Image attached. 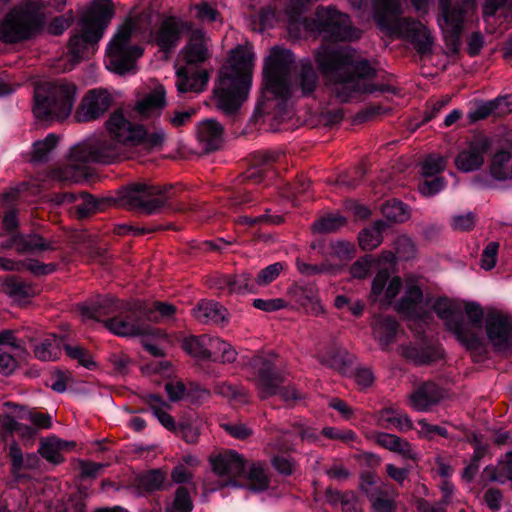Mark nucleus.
<instances>
[{"label":"nucleus","instance_id":"nucleus-1","mask_svg":"<svg viewBox=\"0 0 512 512\" xmlns=\"http://www.w3.org/2000/svg\"><path fill=\"white\" fill-rule=\"evenodd\" d=\"M109 138L84 141L70 150L67 164L51 171L53 180L66 184L78 183L90 176L88 164H112L125 157L126 148L139 147L150 151L162 146L165 133H150L142 124L129 121L121 110L114 111L106 121Z\"/></svg>","mask_w":512,"mask_h":512},{"label":"nucleus","instance_id":"nucleus-2","mask_svg":"<svg viewBox=\"0 0 512 512\" xmlns=\"http://www.w3.org/2000/svg\"><path fill=\"white\" fill-rule=\"evenodd\" d=\"M320 71L335 85V93L342 102H349L357 94L377 92V84L364 83L373 79L376 69L367 59H355L339 51H325L316 55Z\"/></svg>","mask_w":512,"mask_h":512},{"label":"nucleus","instance_id":"nucleus-3","mask_svg":"<svg viewBox=\"0 0 512 512\" xmlns=\"http://www.w3.org/2000/svg\"><path fill=\"white\" fill-rule=\"evenodd\" d=\"M253 56L242 46L232 50L229 64L218 72V82L213 93L216 107L231 120L239 115L252 86Z\"/></svg>","mask_w":512,"mask_h":512},{"label":"nucleus","instance_id":"nucleus-4","mask_svg":"<svg viewBox=\"0 0 512 512\" xmlns=\"http://www.w3.org/2000/svg\"><path fill=\"white\" fill-rule=\"evenodd\" d=\"M276 155L272 152H255L251 155L249 167L239 174L223 196L225 206L239 210L250 208L260 202L259 185L270 180Z\"/></svg>","mask_w":512,"mask_h":512},{"label":"nucleus","instance_id":"nucleus-5","mask_svg":"<svg viewBox=\"0 0 512 512\" xmlns=\"http://www.w3.org/2000/svg\"><path fill=\"white\" fill-rule=\"evenodd\" d=\"M209 462L216 475L229 477L225 486L241 487L237 477H244L245 487L250 491L260 493L269 488L270 478L263 465L257 462L248 466L245 458L235 450L226 449L211 455Z\"/></svg>","mask_w":512,"mask_h":512},{"label":"nucleus","instance_id":"nucleus-6","mask_svg":"<svg viewBox=\"0 0 512 512\" xmlns=\"http://www.w3.org/2000/svg\"><path fill=\"white\" fill-rule=\"evenodd\" d=\"M114 16L110 0L95 1L80 21L81 32L69 39V53L78 63L98 48V42Z\"/></svg>","mask_w":512,"mask_h":512},{"label":"nucleus","instance_id":"nucleus-7","mask_svg":"<svg viewBox=\"0 0 512 512\" xmlns=\"http://www.w3.org/2000/svg\"><path fill=\"white\" fill-rule=\"evenodd\" d=\"M77 86L66 79H59L47 87H39L34 92L33 113L43 122L67 118L74 107Z\"/></svg>","mask_w":512,"mask_h":512},{"label":"nucleus","instance_id":"nucleus-8","mask_svg":"<svg viewBox=\"0 0 512 512\" xmlns=\"http://www.w3.org/2000/svg\"><path fill=\"white\" fill-rule=\"evenodd\" d=\"M294 54L291 50L275 46L264 60L263 84L261 99L256 109L264 99H278L283 102L291 97L290 74L294 63Z\"/></svg>","mask_w":512,"mask_h":512},{"label":"nucleus","instance_id":"nucleus-9","mask_svg":"<svg viewBox=\"0 0 512 512\" xmlns=\"http://www.w3.org/2000/svg\"><path fill=\"white\" fill-rule=\"evenodd\" d=\"M246 364L260 389L262 398L278 394L286 402L300 399V394L293 386H283L284 376L277 365L275 353L258 352L252 355Z\"/></svg>","mask_w":512,"mask_h":512},{"label":"nucleus","instance_id":"nucleus-10","mask_svg":"<svg viewBox=\"0 0 512 512\" xmlns=\"http://www.w3.org/2000/svg\"><path fill=\"white\" fill-rule=\"evenodd\" d=\"M171 184L158 185L150 182L129 184L121 195V200L130 210L145 215H155L163 209H171L173 198Z\"/></svg>","mask_w":512,"mask_h":512},{"label":"nucleus","instance_id":"nucleus-11","mask_svg":"<svg viewBox=\"0 0 512 512\" xmlns=\"http://www.w3.org/2000/svg\"><path fill=\"white\" fill-rule=\"evenodd\" d=\"M308 28L322 34L333 42H352L361 37V30L356 28L351 17L335 6H319L315 17L311 18Z\"/></svg>","mask_w":512,"mask_h":512},{"label":"nucleus","instance_id":"nucleus-12","mask_svg":"<svg viewBox=\"0 0 512 512\" xmlns=\"http://www.w3.org/2000/svg\"><path fill=\"white\" fill-rule=\"evenodd\" d=\"M146 301L134 299L120 304L116 315L103 321L104 326L114 335L134 337L150 335L153 332L147 318Z\"/></svg>","mask_w":512,"mask_h":512},{"label":"nucleus","instance_id":"nucleus-13","mask_svg":"<svg viewBox=\"0 0 512 512\" xmlns=\"http://www.w3.org/2000/svg\"><path fill=\"white\" fill-rule=\"evenodd\" d=\"M433 309L437 316L447 322L448 329L456 339L469 351L474 362H481L487 358V347L484 338L473 331L462 319L454 318L455 310L447 297H439Z\"/></svg>","mask_w":512,"mask_h":512},{"label":"nucleus","instance_id":"nucleus-14","mask_svg":"<svg viewBox=\"0 0 512 512\" xmlns=\"http://www.w3.org/2000/svg\"><path fill=\"white\" fill-rule=\"evenodd\" d=\"M44 16L37 10L13 9L0 21V41L17 44L32 39L44 28Z\"/></svg>","mask_w":512,"mask_h":512},{"label":"nucleus","instance_id":"nucleus-15","mask_svg":"<svg viewBox=\"0 0 512 512\" xmlns=\"http://www.w3.org/2000/svg\"><path fill=\"white\" fill-rule=\"evenodd\" d=\"M131 30L122 28L107 45V67L119 75L136 72V61L143 55L144 49L139 45H132Z\"/></svg>","mask_w":512,"mask_h":512},{"label":"nucleus","instance_id":"nucleus-16","mask_svg":"<svg viewBox=\"0 0 512 512\" xmlns=\"http://www.w3.org/2000/svg\"><path fill=\"white\" fill-rule=\"evenodd\" d=\"M78 200L81 202L74 206V215L79 220L104 211L114 202L112 198H97L85 191L63 190L50 194V201L55 205L72 204Z\"/></svg>","mask_w":512,"mask_h":512},{"label":"nucleus","instance_id":"nucleus-17","mask_svg":"<svg viewBox=\"0 0 512 512\" xmlns=\"http://www.w3.org/2000/svg\"><path fill=\"white\" fill-rule=\"evenodd\" d=\"M2 225L7 232L12 233L10 245L14 246L19 253L34 254L54 250L52 243L39 234L14 233L18 228L17 211L14 209L5 212Z\"/></svg>","mask_w":512,"mask_h":512},{"label":"nucleus","instance_id":"nucleus-18","mask_svg":"<svg viewBox=\"0 0 512 512\" xmlns=\"http://www.w3.org/2000/svg\"><path fill=\"white\" fill-rule=\"evenodd\" d=\"M486 335L497 352L512 349V318L496 309L487 312L485 321Z\"/></svg>","mask_w":512,"mask_h":512},{"label":"nucleus","instance_id":"nucleus-19","mask_svg":"<svg viewBox=\"0 0 512 512\" xmlns=\"http://www.w3.org/2000/svg\"><path fill=\"white\" fill-rule=\"evenodd\" d=\"M492 149V141L489 137L478 134L467 144V147L458 152L455 157L456 168L463 172H474L482 168L485 163V155Z\"/></svg>","mask_w":512,"mask_h":512},{"label":"nucleus","instance_id":"nucleus-20","mask_svg":"<svg viewBox=\"0 0 512 512\" xmlns=\"http://www.w3.org/2000/svg\"><path fill=\"white\" fill-rule=\"evenodd\" d=\"M112 104L113 98L106 89H90L81 99L74 118L79 123L95 121L101 118Z\"/></svg>","mask_w":512,"mask_h":512},{"label":"nucleus","instance_id":"nucleus-21","mask_svg":"<svg viewBox=\"0 0 512 512\" xmlns=\"http://www.w3.org/2000/svg\"><path fill=\"white\" fill-rule=\"evenodd\" d=\"M399 350L404 359L416 366L431 365L443 358L441 346L427 339L401 345Z\"/></svg>","mask_w":512,"mask_h":512},{"label":"nucleus","instance_id":"nucleus-22","mask_svg":"<svg viewBox=\"0 0 512 512\" xmlns=\"http://www.w3.org/2000/svg\"><path fill=\"white\" fill-rule=\"evenodd\" d=\"M468 11L457 8L452 13L439 14L438 22L444 33L447 48L453 54H459L464 21Z\"/></svg>","mask_w":512,"mask_h":512},{"label":"nucleus","instance_id":"nucleus-23","mask_svg":"<svg viewBox=\"0 0 512 512\" xmlns=\"http://www.w3.org/2000/svg\"><path fill=\"white\" fill-rule=\"evenodd\" d=\"M397 29L409 40L418 54L427 55L432 52L433 38L420 21L403 18L397 23Z\"/></svg>","mask_w":512,"mask_h":512},{"label":"nucleus","instance_id":"nucleus-24","mask_svg":"<svg viewBox=\"0 0 512 512\" xmlns=\"http://www.w3.org/2000/svg\"><path fill=\"white\" fill-rule=\"evenodd\" d=\"M186 24L174 17L164 19L154 34V42L160 51L171 54L178 46Z\"/></svg>","mask_w":512,"mask_h":512},{"label":"nucleus","instance_id":"nucleus-25","mask_svg":"<svg viewBox=\"0 0 512 512\" xmlns=\"http://www.w3.org/2000/svg\"><path fill=\"white\" fill-rule=\"evenodd\" d=\"M210 287L223 294L255 293V285L252 282V274L244 272L241 274H224L213 277L210 280Z\"/></svg>","mask_w":512,"mask_h":512},{"label":"nucleus","instance_id":"nucleus-26","mask_svg":"<svg viewBox=\"0 0 512 512\" xmlns=\"http://www.w3.org/2000/svg\"><path fill=\"white\" fill-rule=\"evenodd\" d=\"M288 295L292 301L308 313L318 316L324 312L320 304L318 288L314 283H293L288 288Z\"/></svg>","mask_w":512,"mask_h":512},{"label":"nucleus","instance_id":"nucleus-27","mask_svg":"<svg viewBox=\"0 0 512 512\" xmlns=\"http://www.w3.org/2000/svg\"><path fill=\"white\" fill-rule=\"evenodd\" d=\"M120 300L111 295H99L80 307L81 315L92 320L101 321V317H112L117 314Z\"/></svg>","mask_w":512,"mask_h":512},{"label":"nucleus","instance_id":"nucleus-28","mask_svg":"<svg viewBox=\"0 0 512 512\" xmlns=\"http://www.w3.org/2000/svg\"><path fill=\"white\" fill-rule=\"evenodd\" d=\"M176 77V87L180 97H184L188 92H202L209 79L205 70H190L186 67L179 68Z\"/></svg>","mask_w":512,"mask_h":512},{"label":"nucleus","instance_id":"nucleus-29","mask_svg":"<svg viewBox=\"0 0 512 512\" xmlns=\"http://www.w3.org/2000/svg\"><path fill=\"white\" fill-rule=\"evenodd\" d=\"M443 398L442 388L432 381L421 384L411 395L412 407L417 411H428Z\"/></svg>","mask_w":512,"mask_h":512},{"label":"nucleus","instance_id":"nucleus-30","mask_svg":"<svg viewBox=\"0 0 512 512\" xmlns=\"http://www.w3.org/2000/svg\"><path fill=\"white\" fill-rule=\"evenodd\" d=\"M197 134L206 151H216L223 143L224 128L215 119H205L199 123Z\"/></svg>","mask_w":512,"mask_h":512},{"label":"nucleus","instance_id":"nucleus-31","mask_svg":"<svg viewBox=\"0 0 512 512\" xmlns=\"http://www.w3.org/2000/svg\"><path fill=\"white\" fill-rule=\"evenodd\" d=\"M215 337H211L209 335H190L183 339L182 348L189 355L198 358L200 360L208 361H216V358H213V345Z\"/></svg>","mask_w":512,"mask_h":512},{"label":"nucleus","instance_id":"nucleus-32","mask_svg":"<svg viewBox=\"0 0 512 512\" xmlns=\"http://www.w3.org/2000/svg\"><path fill=\"white\" fill-rule=\"evenodd\" d=\"M379 446L400 454L402 457L410 460H416L417 456L412 450L411 444L397 435L386 432H372L370 437Z\"/></svg>","mask_w":512,"mask_h":512},{"label":"nucleus","instance_id":"nucleus-33","mask_svg":"<svg viewBox=\"0 0 512 512\" xmlns=\"http://www.w3.org/2000/svg\"><path fill=\"white\" fill-rule=\"evenodd\" d=\"M320 362L341 374H347L353 362V355L342 347L331 346L320 357Z\"/></svg>","mask_w":512,"mask_h":512},{"label":"nucleus","instance_id":"nucleus-34","mask_svg":"<svg viewBox=\"0 0 512 512\" xmlns=\"http://www.w3.org/2000/svg\"><path fill=\"white\" fill-rule=\"evenodd\" d=\"M63 337L48 335L34 344V356L41 361H55L62 353Z\"/></svg>","mask_w":512,"mask_h":512},{"label":"nucleus","instance_id":"nucleus-35","mask_svg":"<svg viewBox=\"0 0 512 512\" xmlns=\"http://www.w3.org/2000/svg\"><path fill=\"white\" fill-rule=\"evenodd\" d=\"M194 316L203 323L220 324L225 321L226 310L213 300H201L193 308Z\"/></svg>","mask_w":512,"mask_h":512},{"label":"nucleus","instance_id":"nucleus-36","mask_svg":"<svg viewBox=\"0 0 512 512\" xmlns=\"http://www.w3.org/2000/svg\"><path fill=\"white\" fill-rule=\"evenodd\" d=\"M489 171L494 180L505 181L512 178V154L501 149L495 152L491 158Z\"/></svg>","mask_w":512,"mask_h":512},{"label":"nucleus","instance_id":"nucleus-37","mask_svg":"<svg viewBox=\"0 0 512 512\" xmlns=\"http://www.w3.org/2000/svg\"><path fill=\"white\" fill-rule=\"evenodd\" d=\"M387 224L382 220H377L371 227L362 229L358 234V243L362 250L371 251L382 243V234L386 230Z\"/></svg>","mask_w":512,"mask_h":512},{"label":"nucleus","instance_id":"nucleus-38","mask_svg":"<svg viewBox=\"0 0 512 512\" xmlns=\"http://www.w3.org/2000/svg\"><path fill=\"white\" fill-rule=\"evenodd\" d=\"M165 480L166 473L164 471L161 469H149L136 476L135 485L137 489L143 492L153 493L164 489Z\"/></svg>","mask_w":512,"mask_h":512},{"label":"nucleus","instance_id":"nucleus-39","mask_svg":"<svg viewBox=\"0 0 512 512\" xmlns=\"http://www.w3.org/2000/svg\"><path fill=\"white\" fill-rule=\"evenodd\" d=\"M166 106V91L163 86L156 87L151 93L137 102L136 110L143 116L160 112Z\"/></svg>","mask_w":512,"mask_h":512},{"label":"nucleus","instance_id":"nucleus-40","mask_svg":"<svg viewBox=\"0 0 512 512\" xmlns=\"http://www.w3.org/2000/svg\"><path fill=\"white\" fill-rule=\"evenodd\" d=\"M400 330L398 321L391 317L386 316L383 318L377 327V340L384 351H389L391 345L395 342Z\"/></svg>","mask_w":512,"mask_h":512},{"label":"nucleus","instance_id":"nucleus-41","mask_svg":"<svg viewBox=\"0 0 512 512\" xmlns=\"http://www.w3.org/2000/svg\"><path fill=\"white\" fill-rule=\"evenodd\" d=\"M378 423L382 428H396L400 432H405L413 428V422L407 414H399L392 408L381 410Z\"/></svg>","mask_w":512,"mask_h":512},{"label":"nucleus","instance_id":"nucleus-42","mask_svg":"<svg viewBox=\"0 0 512 512\" xmlns=\"http://www.w3.org/2000/svg\"><path fill=\"white\" fill-rule=\"evenodd\" d=\"M298 84L304 97L311 96L319 84V76L310 60L301 62Z\"/></svg>","mask_w":512,"mask_h":512},{"label":"nucleus","instance_id":"nucleus-43","mask_svg":"<svg viewBox=\"0 0 512 512\" xmlns=\"http://www.w3.org/2000/svg\"><path fill=\"white\" fill-rule=\"evenodd\" d=\"M58 142L59 136L55 133H49L44 139L35 141L32 145L31 162H48L50 153L56 148Z\"/></svg>","mask_w":512,"mask_h":512},{"label":"nucleus","instance_id":"nucleus-44","mask_svg":"<svg viewBox=\"0 0 512 512\" xmlns=\"http://www.w3.org/2000/svg\"><path fill=\"white\" fill-rule=\"evenodd\" d=\"M423 291L418 285H409L403 296L397 303V311L399 313L413 315L416 313L417 307L423 301Z\"/></svg>","mask_w":512,"mask_h":512},{"label":"nucleus","instance_id":"nucleus-45","mask_svg":"<svg viewBox=\"0 0 512 512\" xmlns=\"http://www.w3.org/2000/svg\"><path fill=\"white\" fill-rule=\"evenodd\" d=\"M381 212L387 220L397 223H403L410 217L409 206L396 198L386 200Z\"/></svg>","mask_w":512,"mask_h":512},{"label":"nucleus","instance_id":"nucleus-46","mask_svg":"<svg viewBox=\"0 0 512 512\" xmlns=\"http://www.w3.org/2000/svg\"><path fill=\"white\" fill-rule=\"evenodd\" d=\"M146 308L150 326L160 323L162 320L172 319L177 312L175 305L161 301H154L152 304L146 302Z\"/></svg>","mask_w":512,"mask_h":512},{"label":"nucleus","instance_id":"nucleus-47","mask_svg":"<svg viewBox=\"0 0 512 512\" xmlns=\"http://www.w3.org/2000/svg\"><path fill=\"white\" fill-rule=\"evenodd\" d=\"M5 289L11 297L19 300L28 299L36 295L33 285L16 276H10L6 279Z\"/></svg>","mask_w":512,"mask_h":512},{"label":"nucleus","instance_id":"nucleus-48","mask_svg":"<svg viewBox=\"0 0 512 512\" xmlns=\"http://www.w3.org/2000/svg\"><path fill=\"white\" fill-rule=\"evenodd\" d=\"M15 413L18 418L29 420L39 429H49L52 426V418L48 413H42L35 409H28L15 405Z\"/></svg>","mask_w":512,"mask_h":512},{"label":"nucleus","instance_id":"nucleus-49","mask_svg":"<svg viewBox=\"0 0 512 512\" xmlns=\"http://www.w3.org/2000/svg\"><path fill=\"white\" fill-rule=\"evenodd\" d=\"M62 350L70 359L76 360L80 366L88 370H94L97 367V363L92 359L89 350L82 346H73L63 341Z\"/></svg>","mask_w":512,"mask_h":512},{"label":"nucleus","instance_id":"nucleus-50","mask_svg":"<svg viewBox=\"0 0 512 512\" xmlns=\"http://www.w3.org/2000/svg\"><path fill=\"white\" fill-rule=\"evenodd\" d=\"M497 104L493 100L475 102L474 108H470L467 117L470 123L484 120L491 115L496 116Z\"/></svg>","mask_w":512,"mask_h":512},{"label":"nucleus","instance_id":"nucleus-51","mask_svg":"<svg viewBox=\"0 0 512 512\" xmlns=\"http://www.w3.org/2000/svg\"><path fill=\"white\" fill-rule=\"evenodd\" d=\"M446 168V159L437 154H429L421 163V175L424 178L439 176Z\"/></svg>","mask_w":512,"mask_h":512},{"label":"nucleus","instance_id":"nucleus-52","mask_svg":"<svg viewBox=\"0 0 512 512\" xmlns=\"http://www.w3.org/2000/svg\"><path fill=\"white\" fill-rule=\"evenodd\" d=\"M346 224V218L340 215H327L313 223V231L316 233H333Z\"/></svg>","mask_w":512,"mask_h":512},{"label":"nucleus","instance_id":"nucleus-53","mask_svg":"<svg viewBox=\"0 0 512 512\" xmlns=\"http://www.w3.org/2000/svg\"><path fill=\"white\" fill-rule=\"evenodd\" d=\"M184 59L188 65H197L208 58V49L202 42H190L183 49Z\"/></svg>","mask_w":512,"mask_h":512},{"label":"nucleus","instance_id":"nucleus-54","mask_svg":"<svg viewBox=\"0 0 512 512\" xmlns=\"http://www.w3.org/2000/svg\"><path fill=\"white\" fill-rule=\"evenodd\" d=\"M283 267L284 265L282 262H275L261 269L255 278L252 276V282L255 285V292L259 286H266L273 282L280 275Z\"/></svg>","mask_w":512,"mask_h":512},{"label":"nucleus","instance_id":"nucleus-55","mask_svg":"<svg viewBox=\"0 0 512 512\" xmlns=\"http://www.w3.org/2000/svg\"><path fill=\"white\" fill-rule=\"evenodd\" d=\"M369 501L374 512H394L396 510L395 501L383 489L378 493L374 490L373 493L369 492Z\"/></svg>","mask_w":512,"mask_h":512},{"label":"nucleus","instance_id":"nucleus-56","mask_svg":"<svg viewBox=\"0 0 512 512\" xmlns=\"http://www.w3.org/2000/svg\"><path fill=\"white\" fill-rule=\"evenodd\" d=\"M465 313L471 323L469 326L473 331L479 333L481 335V329L483 327L484 321V310L482 306L474 301H469L465 304Z\"/></svg>","mask_w":512,"mask_h":512},{"label":"nucleus","instance_id":"nucleus-57","mask_svg":"<svg viewBox=\"0 0 512 512\" xmlns=\"http://www.w3.org/2000/svg\"><path fill=\"white\" fill-rule=\"evenodd\" d=\"M446 185L447 181L443 176H433L420 181L418 189L423 196L432 197L444 190Z\"/></svg>","mask_w":512,"mask_h":512},{"label":"nucleus","instance_id":"nucleus-58","mask_svg":"<svg viewBox=\"0 0 512 512\" xmlns=\"http://www.w3.org/2000/svg\"><path fill=\"white\" fill-rule=\"evenodd\" d=\"M213 341V349L215 350L213 358H216V361H221L222 363H233L236 360L237 352L229 343L218 337H215Z\"/></svg>","mask_w":512,"mask_h":512},{"label":"nucleus","instance_id":"nucleus-59","mask_svg":"<svg viewBox=\"0 0 512 512\" xmlns=\"http://www.w3.org/2000/svg\"><path fill=\"white\" fill-rule=\"evenodd\" d=\"M376 264V261L372 255H365L355 261L350 267V274L353 278L365 279L372 271V267Z\"/></svg>","mask_w":512,"mask_h":512},{"label":"nucleus","instance_id":"nucleus-60","mask_svg":"<svg viewBox=\"0 0 512 512\" xmlns=\"http://www.w3.org/2000/svg\"><path fill=\"white\" fill-rule=\"evenodd\" d=\"M394 250L399 260H410L416 253L415 244L411 238L406 235L398 236L394 242Z\"/></svg>","mask_w":512,"mask_h":512},{"label":"nucleus","instance_id":"nucleus-61","mask_svg":"<svg viewBox=\"0 0 512 512\" xmlns=\"http://www.w3.org/2000/svg\"><path fill=\"white\" fill-rule=\"evenodd\" d=\"M40 455L50 463L60 464L64 458L59 449V444L53 439L41 443L39 448Z\"/></svg>","mask_w":512,"mask_h":512},{"label":"nucleus","instance_id":"nucleus-62","mask_svg":"<svg viewBox=\"0 0 512 512\" xmlns=\"http://www.w3.org/2000/svg\"><path fill=\"white\" fill-rule=\"evenodd\" d=\"M194 508L189 490L185 486H179L175 491L173 509L175 512H192Z\"/></svg>","mask_w":512,"mask_h":512},{"label":"nucleus","instance_id":"nucleus-63","mask_svg":"<svg viewBox=\"0 0 512 512\" xmlns=\"http://www.w3.org/2000/svg\"><path fill=\"white\" fill-rule=\"evenodd\" d=\"M374 17L380 25L388 22V16L394 12L396 4L394 0H372Z\"/></svg>","mask_w":512,"mask_h":512},{"label":"nucleus","instance_id":"nucleus-64","mask_svg":"<svg viewBox=\"0 0 512 512\" xmlns=\"http://www.w3.org/2000/svg\"><path fill=\"white\" fill-rule=\"evenodd\" d=\"M499 247L500 245L496 241H491L485 246L480 260L482 269L490 271L496 266Z\"/></svg>","mask_w":512,"mask_h":512}]
</instances>
